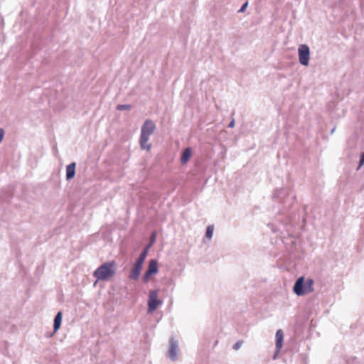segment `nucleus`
Segmentation results:
<instances>
[{"label": "nucleus", "instance_id": "obj_16", "mask_svg": "<svg viewBox=\"0 0 364 364\" xmlns=\"http://www.w3.org/2000/svg\"><path fill=\"white\" fill-rule=\"evenodd\" d=\"M284 190L282 188L281 189H276L274 190L273 193V198H278L283 194Z\"/></svg>", "mask_w": 364, "mask_h": 364}, {"label": "nucleus", "instance_id": "obj_9", "mask_svg": "<svg viewBox=\"0 0 364 364\" xmlns=\"http://www.w3.org/2000/svg\"><path fill=\"white\" fill-rule=\"evenodd\" d=\"M75 166L76 164L73 162L67 166L66 167V179L68 181L74 178L75 175Z\"/></svg>", "mask_w": 364, "mask_h": 364}, {"label": "nucleus", "instance_id": "obj_12", "mask_svg": "<svg viewBox=\"0 0 364 364\" xmlns=\"http://www.w3.org/2000/svg\"><path fill=\"white\" fill-rule=\"evenodd\" d=\"M62 316L63 314L61 311L58 312L55 315L53 323V333H55L60 328L62 323Z\"/></svg>", "mask_w": 364, "mask_h": 364}, {"label": "nucleus", "instance_id": "obj_8", "mask_svg": "<svg viewBox=\"0 0 364 364\" xmlns=\"http://www.w3.org/2000/svg\"><path fill=\"white\" fill-rule=\"evenodd\" d=\"M142 267L134 263V268L131 270L129 278L132 280H137L141 273Z\"/></svg>", "mask_w": 364, "mask_h": 364}, {"label": "nucleus", "instance_id": "obj_10", "mask_svg": "<svg viewBox=\"0 0 364 364\" xmlns=\"http://www.w3.org/2000/svg\"><path fill=\"white\" fill-rule=\"evenodd\" d=\"M149 248H150V245H146L144 248L143 251L141 252L139 257L137 258L135 264H139L142 267L143 263L147 256Z\"/></svg>", "mask_w": 364, "mask_h": 364}, {"label": "nucleus", "instance_id": "obj_7", "mask_svg": "<svg viewBox=\"0 0 364 364\" xmlns=\"http://www.w3.org/2000/svg\"><path fill=\"white\" fill-rule=\"evenodd\" d=\"M284 341V333L282 329H278L276 332L275 335V355L274 358H276V354H277L282 348Z\"/></svg>", "mask_w": 364, "mask_h": 364}, {"label": "nucleus", "instance_id": "obj_15", "mask_svg": "<svg viewBox=\"0 0 364 364\" xmlns=\"http://www.w3.org/2000/svg\"><path fill=\"white\" fill-rule=\"evenodd\" d=\"M117 110L118 111H123V110H129L131 109V105L126 104V105H118L117 106Z\"/></svg>", "mask_w": 364, "mask_h": 364}, {"label": "nucleus", "instance_id": "obj_17", "mask_svg": "<svg viewBox=\"0 0 364 364\" xmlns=\"http://www.w3.org/2000/svg\"><path fill=\"white\" fill-rule=\"evenodd\" d=\"M242 344V341H237L234 346H233V349H235V350H237L240 348Z\"/></svg>", "mask_w": 364, "mask_h": 364}, {"label": "nucleus", "instance_id": "obj_19", "mask_svg": "<svg viewBox=\"0 0 364 364\" xmlns=\"http://www.w3.org/2000/svg\"><path fill=\"white\" fill-rule=\"evenodd\" d=\"M151 276V274H149V272H147L146 271L144 277H143V280H144V282H147L150 278V277Z\"/></svg>", "mask_w": 364, "mask_h": 364}, {"label": "nucleus", "instance_id": "obj_1", "mask_svg": "<svg viewBox=\"0 0 364 364\" xmlns=\"http://www.w3.org/2000/svg\"><path fill=\"white\" fill-rule=\"evenodd\" d=\"M117 270V264L114 261L103 263L93 272V277L97 281H107L112 278Z\"/></svg>", "mask_w": 364, "mask_h": 364}, {"label": "nucleus", "instance_id": "obj_20", "mask_svg": "<svg viewBox=\"0 0 364 364\" xmlns=\"http://www.w3.org/2000/svg\"><path fill=\"white\" fill-rule=\"evenodd\" d=\"M155 237H156V235H155V233L154 232V233L151 235V237H150V242H149V244L148 245H150V247H151L152 244H153V243L154 242V241H155Z\"/></svg>", "mask_w": 364, "mask_h": 364}, {"label": "nucleus", "instance_id": "obj_2", "mask_svg": "<svg viewBox=\"0 0 364 364\" xmlns=\"http://www.w3.org/2000/svg\"><path fill=\"white\" fill-rule=\"evenodd\" d=\"M156 125L151 119H146L141 128L140 146L142 149L149 151L151 144L148 143L149 136L154 133Z\"/></svg>", "mask_w": 364, "mask_h": 364}, {"label": "nucleus", "instance_id": "obj_13", "mask_svg": "<svg viewBox=\"0 0 364 364\" xmlns=\"http://www.w3.org/2000/svg\"><path fill=\"white\" fill-rule=\"evenodd\" d=\"M191 156V149L190 147H187L183 152L182 153L181 157V163L182 164H186Z\"/></svg>", "mask_w": 364, "mask_h": 364}, {"label": "nucleus", "instance_id": "obj_22", "mask_svg": "<svg viewBox=\"0 0 364 364\" xmlns=\"http://www.w3.org/2000/svg\"><path fill=\"white\" fill-rule=\"evenodd\" d=\"M364 164V152L363 153L360 161H359V166H361Z\"/></svg>", "mask_w": 364, "mask_h": 364}, {"label": "nucleus", "instance_id": "obj_23", "mask_svg": "<svg viewBox=\"0 0 364 364\" xmlns=\"http://www.w3.org/2000/svg\"><path fill=\"white\" fill-rule=\"evenodd\" d=\"M234 126H235V119H232L230 122V123H229V124H228V127H230V128H232V127H234Z\"/></svg>", "mask_w": 364, "mask_h": 364}, {"label": "nucleus", "instance_id": "obj_5", "mask_svg": "<svg viewBox=\"0 0 364 364\" xmlns=\"http://www.w3.org/2000/svg\"><path fill=\"white\" fill-rule=\"evenodd\" d=\"M299 63L304 66H307L309 63L310 49L306 44H301L298 48Z\"/></svg>", "mask_w": 364, "mask_h": 364}, {"label": "nucleus", "instance_id": "obj_14", "mask_svg": "<svg viewBox=\"0 0 364 364\" xmlns=\"http://www.w3.org/2000/svg\"><path fill=\"white\" fill-rule=\"evenodd\" d=\"M214 227L213 225H208L205 232V237L210 240L213 237Z\"/></svg>", "mask_w": 364, "mask_h": 364}, {"label": "nucleus", "instance_id": "obj_18", "mask_svg": "<svg viewBox=\"0 0 364 364\" xmlns=\"http://www.w3.org/2000/svg\"><path fill=\"white\" fill-rule=\"evenodd\" d=\"M247 6H248V1L245 2V3L242 5V6H241V8L240 9V10L238 11V12H240V13H242V12H244V11H245V9H247Z\"/></svg>", "mask_w": 364, "mask_h": 364}, {"label": "nucleus", "instance_id": "obj_11", "mask_svg": "<svg viewBox=\"0 0 364 364\" xmlns=\"http://www.w3.org/2000/svg\"><path fill=\"white\" fill-rule=\"evenodd\" d=\"M158 271V262L156 259L150 260L146 272H149V274L153 275L157 274Z\"/></svg>", "mask_w": 364, "mask_h": 364}, {"label": "nucleus", "instance_id": "obj_21", "mask_svg": "<svg viewBox=\"0 0 364 364\" xmlns=\"http://www.w3.org/2000/svg\"><path fill=\"white\" fill-rule=\"evenodd\" d=\"M4 134H5L4 130L2 128H0V143L3 140Z\"/></svg>", "mask_w": 364, "mask_h": 364}, {"label": "nucleus", "instance_id": "obj_3", "mask_svg": "<svg viewBox=\"0 0 364 364\" xmlns=\"http://www.w3.org/2000/svg\"><path fill=\"white\" fill-rule=\"evenodd\" d=\"M314 280L308 279L304 284V278L301 277L294 283L293 291L297 296H302L307 293L314 291Z\"/></svg>", "mask_w": 364, "mask_h": 364}, {"label": "nucleus", "instance_id": "obj_6", "mask_svg": "<svg viewBox=\"0 0 364 364\" xmlns=\"http://www.w3.org/2000/svg\"><path fill=\"white\" fill-rule=\"evenodd\" d=\"M179 352L178 341L174 337H171L168 347V357L172 361H175L178 358Z\"/></svg>", "mask_w": 364, "mask_h": 364}, {"label": "nucleus", "instance_id": "obj_4", "mask_svg": "<svg viewBox=\"0 0 364 364\" xmlns=\"http://www.w3.org/2000/svg\"><path fill=\"white\" fill-rule=\"evenodd\" d=\"M162 304L163 301L158 299V291L151 290L149 294L148 312H153Z\"/></svg>", "mask_w": 364, "mask_h": 364}]
</instances>
